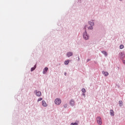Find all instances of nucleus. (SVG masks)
<instances>
[{
    "label": "nucleus",
    "mask_w": 125,
    "mask_h": 125,
    "mask_svg": "<svg viewBox=\"0 0 125 125\" xmlns=\"http://www.w3.org/2000/svg\"><path fill=\"white\" fill-rule=\"evenodd\" d=\"M42 106H43V107H46L47 106V104H46L45 101L43 100L42 101Z\"/></svg>",
    "instance_id": "9"
},
{
    "label": "nucleus",
    "mask_w": 125,
    "mask_h": 125,
    "mask_svg": "<svg viewBox=\"0 0 125 125\" xmlns=\"http://www.w3.org/2000/svg\"><path fill=\"white\" fill-rule=\"evenodd\" d=\"M67 106H68V104H65L63 105V107L65 108H67Z\"/></svg>",
    "instance_id": "23"
},
{
    "label": "nucleus",
    "mask_w": 125,
    "mask_h": 125,
    "mask_svg": "<svg viewBox=\"0 0 125 125\" xmlns=\"http://www.w3.org/2000/svg\"><path fill=\"white\" fill-rule=\"evenodd\" d=\"M119 57L121 60L125 59V54L124 52H121L119 53Z\"/></svg>",
    "instance_id": "4"
},
{
    "label": "nucleus",
    "mask_w": 125,
    "mask_h": 125,
    "mask_svg": "<svg viewBox=\"0 0 125 125\" xmlns=\"http://www.w3.org/2000/svg\"><path fill=\"white\" fill-rule=\"evenodd\" d=\"M66 74H67V73H66V72H65V73H64V76H66Z\"/></svg>",
    "instance_id": "29"
},
{
    "label": "nucleus",
    "mask_w": 125,
    "mask_h": 125,
    "mask_svg": "<svg viewBox=\"0 0 125 125\" xmlns=\"http://www.w3.org/2000/svg\"><path fill=\"white\" fill-rule=\"evenodd\" d=\"M102 74L104 75L105 77H107V76H109V73L107 71H103L102 72Z\"/></svg>",
    "instance_id": "8"
},
{
    "label": "nucleus",
    "mask_w": 125,
    "mask_h": 125,
    "mask_svg": "<svg viewBox=\"0 0 125 125\" xmlns=\"http://www.w3.org/2000/svg\"><path fill=\"white\" fill-rule=\"evenodd\" d=\"M78 61H80V56H78Z\"/></svg>",
    "instance_id": "28"
},
{
    "label": "nucleus",
    "mask_w": 125,
    "mask_h": 125,
    "mask_svg": "<svg viewBox=\"0 0 125 125\" xmlns=\"http://www.w3.org/2000/svg\"><path fill=\"white\" fill-rule=\"evenodd\" d=\"M36 68H37V64H35L33 67H32L31 68V72H33V71H35L36 70Z\"/></svg>",
    "instance_id": "11"
},
{
    "label": "nucleus",
    "mask_w": 125,
    "mask_h": 125,
    "mask_svg": "<svg viewBox=\"0 0 125 125\" xmlns=\"http://www.w3.org/2000/svg\"><path fill=\"white\" fill-rule=\"evenodd\" d=\"M83 96H84V97H85V94L84 93H82Z\"/></svg>",
    "instance_id": "25"
},
{
    "label": "nucleus",
    "mask_w": 125,
    "mask_h": 125,
    "mask_svg": "<svg viewBox=\"0 0 125 125\" xmlns=\"http://www.w3.org/2000/svg\"><path fill=\"white\" fill-rule=\"evenodd\" d=\"M42 74H43V75L46 74V72L45 71H44V70H43V71L42 72Z\"/></svg>",
    "instance_id": "24"
},
{
    "label": "nucleus",
    "mask_w": 125,
    "mask_h": 125,
    "mask_svg": "<svg viewBox=\"0 0 125 125\" xmlns=\"http://www.w3.org/2000/svg\"><path fill=\"white\" fill-rule=\"evenodd\" d=\"M123 101H119V106H120V107H123Z\"/></svg>",
    "instance_id": "15"
},
{
    "label": "nucleus",
    "mask_w": 125,
    "mask_h": 125,
    "mask_svg": "<svg viewBox=\"0 0 125 125\" xmlns=\"http://www.w3.org/2000/svg\"><path fill=\"white\" fill-rule=\"evenodd\" d=\"M73 53L72 52H67L66 54V56H67V57H71V56H73Z\"/></svg>",
    "instance_id": "6"
},
{
    "label": "nucleus",
    "mask_w": 125,
    "mask_h": 125,
    "mask_svg": "<svg viewBox=\"0 0 125 125\" xmlns=\"http://www.w3.org/2000/svg\"><path fill=\"white\" fill-rule=\"evenodd\" d=\"M124 47H125L124 45H123V44L120 45V49H123V48H124Z\"/></svg>",
    "instance_id": "19"
},
{
    "label": "nucleus",
    "mask_w": 125,
    "mask_h": 125,
    "mask_svg": "<svg viewBox=\"0 0 125 125\" xmlns=\"http://www.w3.org/2000/svg\"><path fill=\"white\" fill-rule=\"evenodd\" d=\"M86 27H87V25H85L84 27H83V29L85 30L84 31H86Z\"/></svg>",
    "instance_id": "22"
},
{
    "label": "nucleus",
    "mask_w": 125,
    "mask_h": 125,
    "mask_svg": "<svg viewBox=\"0 0 125 125\" xmlns=\"http://www.w3.org/2000/svg\"><path fill=\"white\" fill-rule=\"evenodd\" d=\"M43 70H44V71H45V72H47V71H48V67H45Z\"/></svg>",
    "instance_id": "20"
},
{
    "label": "nucleus",
    "mask_w": 125,
    "mask_h": 125,
    "mask_svg": "<svg viewBox=\"0 0 125 125\" xmlns=\"http://www.w3.org/2000/svg\"><path fill=\"white\" fill-rule=\"evenodd\" d=\"M88 25H89L90 26H92L93 27V26H94V22L91 21H88Z\"/></svg>",
    "instance_id": "10"
},
{
    "label": "nucleus",
    "mask_w": 125,
    "mask_h": 125,
    "mask_svg": "<svg viewBox=\"0 0 125 125\" xmlns=\"http://www.w3.org/2000/svg\"><path fill=\"white\" fill-rule=\"evenodd\" d=\"M69 62H70V60H67V61H65L64 62V65H68L69 64Z\"/></svg>",
    "instance_id": "14"
},
{
    "label": "nucleus",
    "mask_w": 125,
    "mask_h": 125,
    "mask_svg": "<svg viewBox=\"0 0 125 125\" xmlns=\"http://www.w3.org/2000/svg\"><path fill=\"white\" fill-rule=\"evenodd\" d=\"M123 64H125V60H122Z\"/></svg>",
    "instance_id": "26"
},
{
    "label": "nucleus",
    "mask_w": 125,
    "mask_h": 125,
    "mask_svg": "<svg viewBox=\"0 0 125 125\" xmlns=\"http://www.w3.org/2000/svg\"><path fill=\"white\" fill-rule=\"evenodd\" d=\"M55 104L56 105H60L61 104V99L57 98L55 100Z\"/></svg>",
    "instance_id": "3"
},
{
    "label": "nucleus",
    "mask_w": 125,
    "mask_h": 125,
    "mask_svg": "<svg viewBox=\"0 0 125 125\" xmlns=\"http://www.w3.org/2000/svg\"><path fill=\"white\" fill-rule=\"evenodd\" d=\"M96 121L97 122V124L99 125H102V119H101V117H97L96 118Z\"/></svg>",
    "instance_id": "2"
},
{
    "label": "nucleus",
    "mask_w": 125,
    "mask_h": 125,
    "mask_svg": "<svg viewBox=\"0 0 125 125\" xmlns=\"http://www.w3.org/2000/svg\"><path fill=\"white\" fill-rule=\"evenodd\" d=\"M120 1H122L123 0H119Z\"/></svg>",
    "instance_id": "30"
},
{
    "label": "nucleus",
    "mask_w": 125,
    "mask_h": 125,
    "mask_svg": "<svg viewBox=\"0 0 125 125\" xmlns=\"http://www.w3.org/2000/svg\"><path fill=\"white\" fill-rule=\"evenodd\" d=\"M110 116H115V114L114 113V110H113V109H110Z\"/></svg>",
    "instance_id": "12"
},
{
    "label": "nucleus",
    "mask_w": 125,
    "mask_h": 125,
    "mask_svg": "<svg viewBox=\"0 0 125 125\" xmlns=\"http://www.w3.org/2000/svg\"><path fill=\"white\" fill-rule=\"evenodd\" d=\"M70 125H79L78 123H72L70 124Z\"/></svg>",
    "instance_id": "17"
},
{
    "label": "nucleus",
    "mask_w": 125,
    "mask_h": 125,
    "mask_svg": "<svg viewBox=\"0 0 125 125\" xmlns=\"http://www.w3.org/2000/svg\"><path fill=\"white\" fill-rule=\"evenodd\" d=\"M69 104L70 106H71L72 107H74V106H75V100H74L73 99H72L70 101Z\"/></svg>",
    "instance_id": "7"
},
{
    "label": "nucleus",
    "mask_w": 125,
    "mask_h": 125,
    "mask_svg": "<svg viewBox=\"0 0 125 125\" xmlns=\"http://www.w3.org/2000/svg\"><path fill=\"white\" fill-rule=\"evenodd\" d=\"M82 92H83V93H85V92H86L85 89V88H82Z\"/></svg>",
    "instance_id": "18"
},
{
    "label": "nucleus",
    "mask_w": 125,
    "mask_h": 125,
    "mask_svg": "<svg viewBox=\"0 0 125 125\" xmlns=\"http://www.w3.org/2000/svg\"><path fill=\"white\" fill-rule=\"evenodd\" d=\"M83 39L85 41H88L89 40V35L87 34V31L85 30L83 34Z\"/></svg>",
    "instance_id": "1"
},
{
    "label": "nucleus",
    "mask_w": 125,
    "mask_h": 125,
    "mask_svg": "<svg viewBox=\"0 0 125 125\" xmlns=\"http://www.w3.org/2000/svg\"><path fill=\"white\" fill-rule=\"evenodd\" d=\"M89 61H90V59H88L87 60V62H89Z\"/></svg>",
    "instance_id": "27"
},
{
    "label": "nucleus",
    "mask_w": 125,
    "mask_h": 125,
    "mask_svg": "<svg viewBox=\"0 0 125 125\" xmlns=\"http://www.w3.org/2000/svg\"><path fill=\"white\" fill-rule=\"evenodd\" d=\"M34 93H36V95L40 97L42 96V92L40 91H38V90H36L34 91Z\"/></svg>",
    "instance_id": "5"
},
{
    "label": "nucleus",
    "mask_w": 125,
    "mask_h": 125,
    "mask_svg": "<svg viewBox=\"0 0 125 125\" xmlns=\"http://www.w3.org/2000/svg\"><path fill=\"white\" fill-rule=\"evenodd\" d=\"M42 98H39L38 99V102H40V101H42Z\"/></svg>",
    "instance_id": "21"
},
{
    "label": "nucleus",
    "mask_w": 125,
    "mask_h": 125,
    "mask_svg": "<svg viewBox=\"0 0 125 125\" xmlns=\"http://www.w3.org/2000/svg\"><path fill=\"white\" fill-rule=\"evenodd\" d=\"M101 52L104 55V56H108V54H107V52L105 51H102Z\"/></svg>",
    "instance_id": "13"
},
{
    "label": "nucleus",
    "mask_w": 125,
    "mask_h": 125,
    "mask_svg": "<svg viewBox=\"0 0 125 125\" xmlns=\"http://www.w3.org/2000/svg\"><path fill=\"white\" fill-rule=\"evenodd\" d=\"M87 29L88 30H93V26L90 25V26L87 27Z\"/></svg>",
    "instance_id": "16"
}]
</instances>
